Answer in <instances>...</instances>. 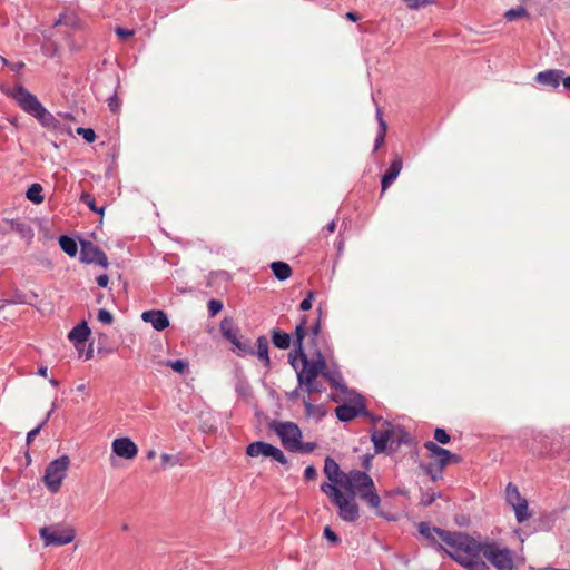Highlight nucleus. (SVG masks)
<instances>
[{
  "mask_svg": "<svg viewBox=\"0 0 570 570\" xmlns=\"http://www.w3.org/2000/svg\"><path fill=\"white\" fill-rule=\"evenodd\" d=\"M289 363L297 373V380L301 387H304L308 394L322 391V385L316 379L322 375L332 387L345 391L343 376L337 368L328 367L325 356L320 348H315L309 354L299 352L289 354Z\"/></svg>",
  "mask_w": 570,
  "mask_h": 570,
  "instance_id": "obj_1",
  "label": "nucleus"
},
{
  "mask_svg": "<svg viewBox=\"0 0 570 570\" xmlns=\"http://www.w3.org/2000/svg\"><path fill=\"white\" fill-rule=\"evenodd\" d=\"M461 543L458 563L466 570H490L488 560L497 570H513L512 552L494 542H481L468 534Z\"/></svg>",
  "mask_w": 570,
  "mask_h": 570,
  "instance_id": "obj_2",
  "label": "nucleus"
},
{
  "mask_svg": "<svg viewBox=\"0 0 570 570\" xmlns=\"http://www.w3.org/2000/svg\"><path fill=\"white\" fill-rule=\"evenodd\" d=\"M340 487L350 495L358 497L368 507L377 509L381 499L376 492L372 478L362 471H351L338 481Z\"/></svg>",
  "mask_w": 570,
  "mask_h": 570,
  "instance_id": "obj_3",
  "label": "nucleus"
},
{
  "mask_svg": "<svg viewBox=\"0 0 570 570\" xmlns=\"http://www.w3.org/2000/svg\"><path fill=\"white\" fill-rule=\"evenodd\" d=\"M417 529L420 534L431 542H436L438 539L444 542L450 548V550L446 551L448 554L454 561H459L458 556H461V543L464 542L463 539H466V533L451 532L440 528L430 527L426 522H420Z\"/></svg>",
  "mask_w": 570,
  "mask_h": 570,
  "instance_id": "obj_4",
  "label": "nucleus"
},
{
  "mask_svg": "<svg viewBox=\"0 0 570 570\" xmlns=\"http://www.w3.org/2000/svg\"><path fill=\"white\" fill-rule=\"evenodd\" d=\"M409 434L401 428L383 421L372 433V441L376 452L396 451L402 442H406Z\"/></svg>",
  "mask_w": 570,
  "mask_h": 570,
  "instance_id": "obj_5",
  "label": "nucleus"
},
{
  "mask_svg": "<svg viewBox=\"0 0 570 570\" xmlns=\"http://www.w3.org/2000/svg\"><path fill=\"white\" fill-rule=\"evenodd\" d=\"M70 460L67 455H62L52 462L46 469L43 481L51 492H58L62 480L66 478V472L69 468Z\"/></svg>",
  "mask_w": 570,
  "mask_h": 570,
  "instance_id": "obj_6",
  "label": "nucleus"
},
{
  "mask_svg": "<svg viewBox=\"0 0 570 570\" xmlns=\"http://www.w3.org/2000/svg\"><path fill=\"white\" fill-rule=\"evenodd\" d=\"M40 537L45 542V546H65L75 540L76 532L71 527L58 529L56 527H45L40 530Z\"/></svg>",
  "mask_w": 570,
  "mask_h": 570,
  "instance_id": "obj_7",
  "label": "nucleus"
},
{
  "mask_svg": "<svg viewBox=\"0 0 570 570\" xmlns=\"http://www.w3.org/2000/svg\"><path fill=\"white\" fill-rule=\"evenodd\" d=\"M274 431L281 438L282 444L286 450L293 452L294 449L298 448L302 432L295 423H277L274 425Z\"/></svg>",
  "mask_w": 570,
  "mask_h": 570,
  "instance_id": "obj_8",
  "label": "nucleus"
},
{
  "mask_svg": "<svg viewBox=\"0 0 570 570\" xmlns=\"http://www.w3.org/2000/svg\"><path fill=\"white\" fill-rule=\"evenodd\" d=\"M424 448L429 452V458L433 460L432 463L436 465V470L439 473H442V470L450 463L460 462V456L451 453L449 450L439 446L433 441H426L424 443Z\"/></svg>",
  "mask_w": 570,
  "mask_h": 570,
  "instance_id": "obj_9",
  "label": "nucleus"
},
{
  "mask_svg": "<svg viewBox=\"0 0 570 570\" xmlns=\"http://www.w3.org/2000/svg\"><path fill=\"white\" fill-rule=\"evenodd\" d=\"M246 454L253 458L259 455L269 456L279 462L281 464H287L286 456L278 448L263 441H257L248 444L246 448Z\"/></svg>",
  "mask_w": 570,
  "mask_h": 570,
  "instance_id": "obj_10",
  "label": "nucleus"
},
{
  "mask_svg": "<svg viewBox=\"0 0 570 570\" xmlns=\"http://www.w3.org/2000/svg\"><path fill=\"white\" fill-rule=\"evenodd\" d=\"M333 503L337 507L342 520L354 522L360 518V509L355 497L342 493L340 499H336Z\"/></svg>",
  "mask_w": 570,
  "mask_h": 570,
  "instance_id": "obj_11",
  "label": "nucleus"
},
{
  "mask_svg": "<svg viewBox=\"0 0 570 570\" xmlns=\"http://www.w3.org/2000/svg\"><path fill=\"white\" fill-rule=\"evenodd\" d=\"M11 96L18 102V105L31 116H33L42 107V104L38 100V98L22 86L13 88Z\"/></svg>",
  "mask_w": 570,
  "mask_h": 570,
  "instance_id": "obj_12",
  "label": "nucleus"
},
{
  "mask_svg": "<svg viewBox=\"0 0 570 570\" xmlns=\"http://www.w3.org/2000/svg\"><path fill=\"white\" fill-rule=\"evenodd\" d=\"M80 248V259L86 264H98L102 267H108V258L106 254L89 240H82Z\"/></svg>",
  "mask_w": 570,
  "mask_h": 570,
  "instance_id": "obj_13",
  "label": "nucleus"
},
{
  "mask_svg": "<svg viewBox=\"0 0 570 570\" xmlns=\"http://www.w3.org/2000/svg\"><path fill=\"white\" fill-rule=\"evenodd\" d=\"M112 452L122 459L132 460L138 454V446L129 438H118L111 443Z\"/></svg>",
  "mask_w": 570,
  "mask_h": 570,
  "instance_id": "obj_14",
  "label": "nucleus"
},
{
  "mask_svg": "<svg viewBox=\"0 0 570 570\" xmlns=\"http://www.w3.org/2000/svg\"><path fill=\"white\" fill-rule=\"evenodd\" d=\"M403 168V160L399 154H395L393 160L381 179V193H385L386 189L395 181Z\"/></svg>",
  "mask_w": 570,
  "mask_h": 570,
  "instance_id": "obj_15",
  "label": "nucleus"
},
{
  "mask_svg": "<svg viewBox=\"0 0 570 570\" xmlns=\"http://www.w3.org/2000/svg\"><path fill=\"white\" fill-rule=\"evenodd\" d=\"M564 71L561 69H549L535 75V81L540 85L557 88L561 79H563Z\"/></svg>",
  "mask_w": 570,
  "mask_h": 570,
  "instance_id": "obj_16",
  "label": "nucleus"
},
{
  "mask_svg": "<svg viewBox=\"0 0 570 570\" xmlns=\"http://www.w3.org/2000/svg\"><path fill=\"white\" fill-rule=\"evenodd\" d=\"M141 318L150 323L157 331H163L169 326V320L163 311H146L142 313Z\"/></svg>",
  "mask_w": 570,
  "mask_h": 570,
  "instance_id": "obj_17",
  "label": "nucleus"
},
{
  "mask_svg": "<svg viewBox=\"0 0 570 570\" xmlns=\"http://www.w3.org/2000/svg\"><path fill=\"white\" fill-rule=\"evenodd\" d=\"M363 411L362 404H342L336 407L335 413L340 421L350 422L354 420Z\"/></svg>",
  "mask_w": 570,
  "mask_h": 570,
  "instance_id": "obj_18",
  "label": "nucleus"
},
{
  "mask_svg": "<svg viewBox=\"0 0 570 570\" xmlns=\"http://www.w3.org/2000/svg\"><path fill=\"white\" fill-rule=\"evenodd\" d=\"M324 473L331 482L336 484H338V481L347 474L342 472L340 465L330 456L325 459Z\"/></svg>",
  "mask_w": 570,
  "mask_h": 570,
  "instance_id": "obj_19",
  "label": "nucleus"
},
{
  "mask_svg": "<svg viewBox=\"0 0 570 570\" xmlns=\"http://www.w3.org/2000/svg\"><path fill=\"white\" fill-rule=\"evenodd\" d=\"M90 335V328L86 322H82L75 326L68 334V338L76 345L83 344Z\"/></svg>",
  "mask_w": 570,
  "mask_h": 570,
  "instance_id": "obj_20",
  "label": "nucleus"
},
{
  "mask_svg": "<svg viewBox=\"0 0 570 570\" xmlns=\"http://www.w3.org/2000/svg\"><path fill=\"white\" fill-rule=\"evenodd\" d=\"M255 355L264 364L265 367L271 366V358L268 355V340L266 336L262 335L257 338V350L255 351Z\"/></svg>",
  "mask_w": 570,
  "mask_h": 570,
  "instance_id": "obj_21",
  "label": "nucleus"
},
{
  "mask_svg": "<svg viewBox=\"0 0 570 570\" xmlns=\"http://www.w3.org/2000/svg\"><path fill=\"white\" fill-rule=\"evenodd\" d=\"M220 332L222 335L230 343L236 341V338L238 337V328L235 326L234 320L230 317H225L220 322Z\"/></svg>",
  "mask_w": 570,
  "mask_h": 570,
  "instance_id": "obj_22",
  "label": "nucleus"
},
{
  "mask_svg": "<svg viewBox=\"0 0 570 570\" xmlns=\"http://www.w3.org/2000/svg\"><path fill=\"white\" fill-rule=\"evenodd\" d=\"M305 335H306V316H303L301 318L299 324L296 326L295 333H294V345H295L294 354H298L299 352H305L303 348V341L305 338Z\"/></svg>",
  "mask_w": 570,
  "mask_h": 570,
  "instance_id": "obj_23",
  "label": "nucleus"
},
{
  "mask_svg": "<svg viewBox=\"0 0 570 570\" xmlns=\"http://www.w3.org/2000/svg\"><path fill=\"white\" fill-rule=\"evenodd\" d=\"M271 268L275 277L279 281H285L291 277L292 268L287 263L277 261L271 264Z\"/></svg>",
  "mask_w": 570,
  "mask_h": 570,
  "instance_id": "obj_24",
  "label": "nucleus"
},
{
  "mask_svg": "<svg viewBox=\"0 0 570 570\" xmlns=\"http://www.w3.org/2000/svg\"><path fill=\"white\" fill-rule=\"evenodd\" d=\"M272 342L277 348L286 350L291 346V336L275 328L272 331Z\"/></svg>",
  "mask_w": 570,
  "mask_h": 570,
  "instance_id": "obj_25",
  "label": "nucleus"
},
{
  "mask_svg": "<svg viewBox=\"0 0 570 570\" xmlns=\"http://www.w3.org/2000/svg\"><path fill=\"white\" fill-rule=\"evenodd\" d=\"M45 127L56 128L57 119L43 106L33 115Z\"/></svg>",
  "mask_w": 570,
  "mask_h": 570,
  "instance_id": "obj_26",
  "label": "nucleus"
},
{
  "mask_svg": "<svg viewBox=\"0 0 570 570\" xmlns=\"http://www.w3.org/2000/svg\"><path fill=\"white\" fill-rule=\"evenodd\" d=\"M505 498L511 507L525 501V499L520 494L517 485L512 483H509L505 488Z\"/></svg>",
  "mask_w": 570,
  "mask_h": 570,
  "instance_id": "obj_27",
  "label": "nucleus"
},
{
  "mask_svg": "<svg viewBox=\"0 0 570 570\" xmlns=\"http://www.w3.org/2000/svg\"><path fill=\"white\" fill-rule=\"evenodd\" d=\"M232 344L235 346V348L238 350V356L244 357L246 355H255V350L249 340L242 341L239 337H237L236 341H234Z\"/></svg>",
  "mask_w": 570,
  "mask_h": 570,
  "instance_id": "obj_28",
  "label": "nucleus"
},
{
  "mask_svg": "<svg viewBox=\"0 0 570 570\" xmlns=\"http://www.w3.org/2000/svg\"><path fill=\"white\" fill-rule=\"evenodd\" d=\"M10 228L19 233L22 238L30 239L33 237L31 227L20 219L11 220Z\"/></svg>",
  "mask_w": 570,
  "mask_h": 570,
  "instance_id": "obj_29",
  "label": "nucleus"
},
{
  "mask_svg": "<svg viewBox=\"0 0 570 570\" xmlns=\"http://www.w3.org/2000/svg\"><path fill=\"white\" fill-rule=\"evenodd\" d=\"M376 118L379 121L380 130H379L377 137L375 139L374 151H376L384 144L385 134H386V129H387L386 122L384 121V119L382 117V111L380 108H377V110H376Z\"/></svg>",
  "mask_w": 570,
  "mask_h": 570,
  "instance_id": "obj_30",
  "label": "nucleus"
},
{
  "mask_svg": "<svg viewBox=\"0 0 570 570\" xmlns=\"http://www.w3.org/2000/svg\"><path fill=\"white\" fill-rule=\"evenodd\" d=\"M59 245L61 249L69 256H76L78 252V245L76 240L69 236H61L59 238Z\"/></svg>",
  "mask_w": 570,
  "mask_h": 570,
  "instance_id": "obj_31",
  "label": "nucleus"
},
{
  "mask_svg": "<svg viewBox=\"0 0 570 570\" xmlns=\"http://www.w3.org/2000/svg\"><path fill=\"white\" fill-rule=\"evenodd\" d=\"M42 186L40 184H32L27 190V198L35 204H41L45 199L42 195Z\"/></svg>",
  "mask_w": 570,
  "mask_h": 570,
  "instance_id": "obj_32",
  "label": "nucleus"
},
{
  "mask_svg": "<svg viewBox=\"0 0 570 570\" xmlns=\"http://www.w3.org/2000/svg\"><path fill=\"white\" fill-rule=\"evenodd\" d=\"M322 492H324L328 498H331L332 502H334L336 499H340V495L343 493L342 488L340 484H336L334 482L331 483H323L321 485Z\"/></svg>",
  "mask_w": 570,
  "mask_h": 570,
  "instance_id": "obj_33",
  "label": "nucleus"
},
{
  "mask_svg": "<svg viewBox=\"0 0 570 570\" xmlns=\"http://www.w3.org/2000/svg\"><path fill=\"white\" fill-rule=\"evenodd\" d=\"M515 513L517 521L522 523L530 518V513L528 511V501H523L522 503H518L512 507Z\"/></svg>",
  "mask_w": 570,
  "mask_h": 570,
  "instance_id": "obj_34",
  "label": "nucleus"
},
{
  "mask_svg": "<svg viewBox=\"0 0 570 570\" xmlns=\"http://www.w3.org/2000/svg\"><path fill=\"white\" fill-rule=\"evenodd\" d=\"M80 200L86 204L92 212L104 214L105 207H97L95 197L88 193H82Z\"/></svg>",
  "mask_w": 570,
  "mask_h": 570,
  "instance_id": "obj_35",
  "label": "nucleus"
},
{
  "mask_svg": "<svg viewBox=\"0 0 570 570\" xmlns=\"http://www.w3.org/2000/svg\"><path fill=\"white\" fill-rule=\"evenodd\" d=\"M525 16H528V12H527L525 8L522 6L512 8L504 13V18L509 21H513L519 18H523Z\"/></svg>",
  "mask_w": 570,
  "mask_h": 570,
  "instance_id": "obj_36",
  "label": "nucleus"
},
{
  "mask_svg": "<svg viewBox=\"0 0 570 570\" xmlns=\"http://www.w3.org/2000/svg\"><path fill=\"white\" fill-rule=\"evenodd\" d=\"M166 366L173 368L177 373H184L185 370L188 367V362L184 360H175V361H167L165 363Z\"/></svg>",
  "mask_w": 570,
  "mask_h": 570,
  "instance_id": "obj_37",
  "label": "nucleus"
},
{
  "mask_svg": "<svg viewBox=\"0 0 570 570\" xmlns=\"http://www.w3.org/2000/svg\"><path fill=\"white\" fill-rule=\"evenodd\" d=\"M77 134L80 135L87 142H94L96 134L91 128H78Z\"/></svg>",
  "mask_w": 570,
  "mask_h": 570,
  "instance_id": "obj_38",
  "label": "nucleus"
},
{
  "mask_svg": "<svg viewBox=\"0 0 570 570\" xmlns=\"http://www.w3.org/2000/svg\"><path fill=\"white\" fill-rule=\"evenodd\" d=\"M434 439L436 442L441 443V444H448L451 440L450 435L448 434V432L443 429H435L434 431Z\"/></svg>",
  "mask_w": 570,
  "mask_h": 570,
  "instance_id": "obj_39",
  "label": "nucleus"
},
{
  "mask_svg": "<svg viewBox=\"0 0 570 570\" xmlns=\"http://www.w3.org/2000/svg\"><path fill=\"white\" fill-rule=\"evenodd\" d=\"M49 416H50V412L47 414L46 419L43 420V422L41 424H39L37 428H35L28 432V434H27V443L28 444H30L33 441V439L40 433L42 426L46 424Z\"/></svg>",
  "mask_w": 570,
  "mask_h": 570,
  "instance_id": "obj_40",
  "label": "nucleus"
},
{
  "mask_svg": "<svg viewBox=\"0 0 570 570\" xmlns=\"http://www.w3.org/2000/svg\"><path fill=\"white\" fill-rule=\"evenodd\" d=\"M223 309V303L218 299H210L208 302V312L210 316L217 315Z\"/></svg>",
  "mask_w": 570,
  "mask_h": 570,
  "instance_id": "obj_41",
  "label": "nucleus"
},
{
  "mask_svg": "<svg viewBox=\"0 0 570 570\" xmlns=\"http://www.w3.org/2000/svg\"><path fill=\"white\" fill-rule=\"evenodd\" d=\"M97 318L99 322L108 325L111 324L114 321L112 314L107 309H99Z\"/></svg>",
  "mask_w": 570,
  "mask_h": 570,
  "instance_id": "obj_42",
  "label": "nucleus"
},
{
  "mask_svg": "<svg viewBox=\"0 0 570 570\" xmlns=\"http://www.w3.org/2000/svg\"><path fill=\"white\" fill-rule=\"evenodd\" d=\"M315 448H316V444L313 442L303 443L302 441H299L298 448L294 449L293 452L311 453L315 450Z\"/></svg>",
  "mask_w": 570,
  "mask_h": 570,
  "instance_id": "obj_43",
  "label": "nucleus"
},
{
  "mask_svg": "<svg viewBox=\"0 0 570 570\" xmlns=\"http://www.w3.org/2000/svg\"><path fill=\"white\" fill-rule=\"evenodd\" d=\"M160 460H161V463H163V468L165 469L168 464L169 465H176L178 464V459L168 454V453H163L161 456H160Z\"/></svg>",
  "mask_w": 570,
  "mask_h": 570,
  "instance_id": "obj_44",
  "label": "nucleus"
},
{
  "mask_svg": "<svg viewBox=\"0 0 570 570\" xmlns=\"http://www.w3.org/2000/svg\"><path fill=\"white\" fill-rule=\"evenodd\" d=\"M324 537L333 544H337L340 542L338 535L330 527H325Z\"/></svg>",
  "mask_w": 570,
  "mask_h": 570,
  "instance_id": "obj_45",
  "label": "nucleus"
},
{
  "mask_svg": "<svg viewBox=\"0 0 570 570\" xmlns=\"http://www.w3.org/2000/svg\"><path fill=\"white\" fill-rule=\"evenodd\" d=\"M115 32L121 39H127V38H130V37H132L135 35V30H132V29H125V28H121V27H117L115 29Z\"/></svg>",
  "mask_w": 570,
  "mask_h": 570,
  "instance_id": "obj_46",
  "label": "nucleus"
},
{
  "mask_svg": "<svg viewBox=\"0 0 570 570\" xmlns=\"http://www.w3.org/2000/svg\"><path fill=\"white\" fill-rule=\"evenodd\" d=\"M425 472L431 476L433 481L438 480L441 476V473L438 472L436 465L434 463H430L425 466Z\"/></svg>",
  "mask_w": 570,
  "mask_h": 570,
  "instance_id": "obj_47",
  "label": "nucleus"
},
{
  "mask_svg": "<svg viewBox=\"0 0 570 570\" xmlns=\"http://www.w3.org/2000/svg\"><path fill=\"white\" fill-rule=\"evenodd\" d=\"M314 294L313 292H309L307 296L301 302L299 308L302 311H308L312 307V301H313Z\"/></svg>",
  "mask_w": 570,
  "mask_h": 570,
  "instance_id": "obj_48",
  "label": "nucleus"
},
{
  "mask_svg": "<svg viewBox=\"0 0 570 570\" xmlns=\"http://www.w3.org/2000/svg\"><path fill=\"white\" fill-rule=\"evenodd\" d=\"M436 499V495L434 493L432 494H423L420 501V504L423 507L431 505Z\"/></svg>",
  "mask_w": 570,
  "mask_h": 570,
  "instance_id": "obj_49",
  "label": "nucleus"
},
{
  "mask_svg": "<svg viewBox=\"0 0 570 570\" xmlns=\"http://www.w3.org/2000/svg\"><path fill=\"white\" fill-rule=\"evenodd\" d=\"M317 475L316 469L312 465H308L304 471V478L306 480H314Z\"/></svg>",
  "mask_w": 570,
  "mask_h": 570,
  "instance_id": "obj_50",
  "label": "nucleus"
},
{
  "mask_svg": "<svg viewBox=\"0 0 570 570\" xmlns=\"http://www.w3.org/2000/svg\"><path fill=\"white\" fill-rule=\"evenodd\" d=\"M108 106L112 112H116L119 109V101L116 96L109 98Z\"/></svg>",
  "mask_w": 570,
  "mask_h": 570,
  "instance_id": "obj_51",
  "label": "nucleus"
},
{
  "mask_svg": "<svg viewBox=\"0 0 570 570\" xmlns=\"http://www.w3.org/2000/svg\"><path fill=\"white\" fill-rule=\"evenodd\" d=\"M108 283H109V277L108 275L106 274H102L100 276L97 277V284L100 286V287H107L108 286Z\"/></svg>",
  "mask_w": 570,
  "mask_h": 570,
  "instance_id": "obj_52",
  "label": "nucleus"
},
{
  "mask_svg": "<svg viewBox=\"0 0 570 570\" xmlns=\"http://www.w3.org/2000/svg\"><path fill=\"white\" fill-rule=\"evenodd\" d=\"M303 404L305 406L306 414L312 415L315 409L314 405L306 399L303 400Z\"/></svg>",
  "mask_w": 570,
  "mask_h": 570,
  "instance_id": "obj_53",
  "label": "nucleus"
},
{
  "mask_svg": "<svg viewBox=\"0 0 570 570\" xmlns=\"http://www.w3.org/2000/svg\"><path fill=\"white\" fill-rule=\"evenodd\" d=\"M345 17H346V19H348V20H351V21H353V22H355V21L360 20V16H358L356 12H352V11H351V12H347V13L345 14Z\"/></svg>",
  "mask_w": 570,
  "mask_h": 570,
  "instance_id": "obj_54",
  "label": "nucleus"
},
{
  "mask_svg": "<svg viewBox=\"0 0 570 570\" xmlns=\"http://www.w3.org/2000/svg\"><path fill=\"white\" fill-rule=\"evenodd\" d=\"M561 82H562L564 89L570 90V76L563 75V79H561Z\"/></svg>",
  "mask_w": 570,
  "mask_h": 570,
  "instance_id": "obj_55",
  "label": "nucleus"
},
{
  "mask_svg": "<svg viewBox=\"0 0 570 570\" xmlns=\"http://www.w3.org/2000/svg\"><path fill=\"white\" fill-rule=\"evenodd\" d=\"M38 374L43 376V377H47V375H48V367L47 366L39 367Z\"/></svg>",
  "mask_w": 570,
  "mask_h": 570,
  "instance_id": "obj_56",
  "label": "nucleus"
},
{
  "mask_svg": "<svg viewBox=\"0 0 570 570\" xmlns=\"http://www.w3.org/2000/svg\"><path fill=\"white\" fill-rule=\"evenodd\" d=\"M335 228H336V224L334 220H332L327 226H326V229L328 233H334L335 232Z\"/></svg>",
  "mask_w": 570,
  "mask_h": 570,
  "instance_id": "obj_57",
  "label": "nucleus"
},
{
  "mask_svg": "<svg viewBox=\"0 0 570 570\" xmlns=\"http://www.w3.org/2000/svg\"><path fill=\"white\" fill-rule=\"evenodd\" d=\"M24 67V63L23 62H17V63H13L11 66V69L12 70H16V71H19L20 69H22Z\"/></svg>",
  "mask_w": 570,
  "mask_h": 570,
  "instance_id": "obj_58",
  "label": "nucleus"
},
{
  "mask_svg": "<svg viewBox=\"0 0 570 570\" xmlns=\"http://www.w3.org/2000/svg\"><path fill=\"white\" fill-rule=\"evenodd\" d=\"M312 332H313V335L316 337L318 335V332H320V323H316L313 327H312Z\"/></svg>",
  "mask_w": 570,
  "mask_h": 570,
  "instance_id": "obj_59",
  "label": "nucleus"
},
{
  "mask_svg": "<svg viewBox=\"0 0 570 570\" xmlns=\"http://www.w3.org/2000/svg\"><path fill=\"white\" fill-rule=\"evenodd\" d=\"M298 397V390H294L291 394H288L289 400H294Z\"/></svg>",
  "mask_w": 570,
  "mask_h": 570,
  "instance_id": "obj_60",
  "label": "nucleus"
},
{
  "mask_svg": "<svg viewBox=\"0 0 570 570\" xmlns=\"http://www.w3.org/2000/svg\"><path fill=\"white\" fill-rule=\"evenodd\" d=\"M155 455H156V452H155L154 450H151V451H149V452L147 453V458H148V459H154V458H155Z\"/></svg>",
  "mask_w": 570,
  "mask_h": 570,
  "instance_id": "obj_61",
  "label": "nucleus"
},
{
  "mask_svg": "<svg viewBox=\"0 0 570 570\" xmlns=\"http://www.w3.org/2000/svg\"><path fill=\"white\" fill-rule=\"evenodd\" d=\"M50 384L55 387L59 386V381L55 380V379H51L50 380Z\"/></svg>",
  "mask_w": 570,
  "mask_h": 570,
  "instance_id": "obj_62",
  "label": "nucleus"
},
{
  "mask_svg": "<svg viewBox=\"0 0 570 570\" xmlns=\"http://www.w3.org/2000/svg\"><path fill=\"white\" fill-rule=\"evenodd\" d=\"M0 63H1V66H6V65H8V60L6 58H3L2 56H0Z\"/></svg>",
  "mask_w": 570,
  "mask_h": 570,
  "instance_id": "obj_63",
  "label": "nucleus"
},
{
  "mask_svg": "<svg viewBox=\"0 0 570 570\" xmlns=\"http://www.w3.org/2000/svg\"><path fill=\"white\" fill-rule=\"evenodd\" d=\"M85 389H86V385L85 384H80V385H78L77 391L83 392Z\"/></svg>",
  "mask_w": 570,
  "mask_h": 570,
  "instance_id": "obj_64",
  "label": "nucleus"
}]
</instances>
